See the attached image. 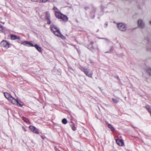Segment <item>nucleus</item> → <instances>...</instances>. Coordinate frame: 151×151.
<instances>
[{"mask_svg": "<svg viewBox=\"0 0 151 151\" xmlns=\"http://www.w3.org/2000/svg\"><path fill=\"white\" fill-rule=\"evenodd\" d=\"M3 30V27L1 25L0 26V31H2Z\"/></svg>", "mask_w": 151, "mask_h": 151, "instance_id": "obj_27", "label": "nucleus"}, {"mask_svg": "<svg viewBox=\"0 0 151 151\" xmlns=\"http://www.w3.org/2000/svg\"><path fill=\"white\" fill-rule=\"evenodd\" d=\"M32 1H34V2H37V1H38V0H30Z\"/></svg>", "mask_w": 151, "mask_h": 151, "instance_id": "obj_30", "label": "nucleus"}, {"mask_svg": "<svg viewBox=\"0 0 151 151\" xmlns=\"http://www.w3.org/2000/svg\"><path fill=\"white\" fill-rule=\"evenodd\" d=\"M4 95L6 98L12 103V101L14 100V98L11 95L7 92H5Z\"/></svg>", "mask_w": 151, "mask_h": 151, "instance_id": "obj_6", "label": "nucleus"}, {"mask_svg": "<svg viewBox=\"0 0 151 151\" xmlns=\"http://www.w3.org/2000/svg\"><path fill=\"white\" fill-rule=\"evenodd\" d=\"M22 119L25 122L27 123H28L29 122V120L25 117H23Z\"/></svg>", "mask_w": 151, "mask_h": 151, "instance_id": "obj_22", "label": "nucleus"}, {"mask_svg": "<svg viewBox=\"0 0 151 151\" xmlns=\"http://www.w3.org/2000/svg\"><path fill=\"white\" fill-rule=\"evenodd\" d=\"M138 27L141 28H143L145 26V24L142 20L139 19L138 21Z\"/></svg>", "mask_w": 151, "mask_h": 151, "instance_id": "obj_9", "label": "nucleus"}, {"mask_svg": "<svg viewBox=\"0 0 151 151\" xmlns=\"http://www.w3.org/2000/svg\"><path fill=\"white\" fill-rule=\"evenodd\" d=\"M88 9V7L86 6V7H85V9L86 10H87V9Z\"/></svg>", "mask_w": 151, "mask_h": 151, "instance_id": "obj_31", "label": "nucleus"}, {"mask_svg": "<svg viewBox=\"0 0 151 151\" xmlns=\"http://www.w3.org/2000/svg\"><path fill=\"white\" fill-rule=\"evenodd\" d=\"M147 72L151 76V69H149L147 70Z\"/></svg>", "mask_w": 151, "mask_h": 151, "instance_id": "obj_24", "label": "nucleus"}, {"mask_svg": "<svg viewBox=\"0 0 151 151\" xmlns=\"http://www.w3.org/2000/svg\"><path fill=\"white\" fill-rule=\"evenodd\" d=\"M50 29L52 32L55 36L59 37L63 39H65V37L60 33V29H58L55 25L51 24L50 25Z\"/></svg>", "mask_w": 151, "mask_h": 151, "instance_id": "obj_1", "label": "nucleus"}, {"mask_svg": "<svg viewBox=\"0 0 151 151\" xmlns=\"http://www.w3.org/2000/svg\"><path fill=\"white\" fill-rule=\"evenodd\" d=\"M147 50H150V49H148H148H147Z\"/></svg>", "mask_w": 151, "mask_h": 151, "instance_id": "obj_36", "label": "nucleus"}, {"mask_svg": "<svg viewBox=\"0 0 151 151\" xmlns=\"http://www.w3.org/2000/svg\"><path fill=\"white\" fill-rule=\"evenodd\" d=\"M46 19L47 21V23L50 24H51V22L50 20V14L49 13L46 12Z\"/></svg>", "mask_w": 151, "mask_h": 151, "instance_id": "obj_8", "label": "nucleus"}, {"mask_svg": "<svg viewBox=\"0 0 151 151\" xmlns=\"http://www.w3.org/2000/svg\"><path fill=\"white\" fill-rule=\"evenodd\" d=\"M29 128L30 130L32 132L34 131V130L36 128L35 127L33 126H29Z\"/></svg>", "mask_w": 151, "mask_h": 151, "instance_id": "obj_18", "label": "nucleus"}, {"mask_svg": "<svg viewBox=\"0 0 151 151\" xmlns=\"http://www.w3.org/2000/svg\"><path fill=\"white\" fill-rule=\"evenodd\" d=\"M62 122L64 124H66L67 123V119L65 118L63 119L62 120Z\"/></svg>", "mask_w": 151, "mask_h": 151, "instance_id": "obj_19", "label": "nucleus"}, {"mask_svg": "<svg viewBox=\"0 0 151 151\" xmlns=\"http://www.w3.org/2000/svg\"><path fill=\"white\" fill-rule=\"evenodd\" d=\"M112 48L111 47V49H112Z\"/></svg>", "mask_w": 151, "mask_h": 151, "instance_id": "obj_37", "label": "nucleus"}, {"mask_svg": "<svg viewBox=\"0 0 151 151\" xmlns=\"http://www.w3.org/2000/svg\"><path fill=\"white\" fill-rule=\"evenodd\" d=\"M108 52H109V53H110V52H106V53H108Z\"/></svg>", "mask_w": 151, "mask_h": 151, "instance_id": "obj_35", "label": "nucleus"}, {"mask_svg": "<svg viewBox=\"0 0 151 151\" xmlns=\"http://www.w3.org/2000/svg\"><path fill=\"white\" fill-rule=\"evenodd\" d=\"M34 47L39 52H41L42 51L41 47L35 44V45H34Z\"/></svg>", "mask_w": 151, "mask_h": 151, "instance_id": "obj_14", "label": "nucleus"}, {"mask_svg": "<svg viewBox=\"0 0 151 151\" xmlns=\"http://www.w3.org/2000/svg\"><path fill=\"white\" fill-rule=\"evenodd\" d=\"M1 46L7 49L9 47V43L5 40L2 41L0 43Z\"/></svg>", "mask_w": 151, "mask_h": 151, "instance_id": "obj_5", "label": "nucleus"}, {"mask_svg": "<svg viewBox=\"0 0 151 151\" xmlns=\"http://www.w3.org/2000/svg\"><path fill=\"white\" fill-rule=\"evenodd\" d=\"M150 24L151 25V20L150 22Z\"/></svg>", "mask_w": 151, "mask_h": 151, "instance_id": "obj_34", "label": "nucleus"}, {"mask_svg": "<svg viewBox=\"0 0 151 151\" xmlns=\"http://www.w3.org/2000/svg\"><path fill=\"white\" fill-rule=\"evenodd\" d=\"M145 108L150 114H151V108L149 105H147Z\"/></svg>", "mask_w": 151, "mask_h": 151, "instance_id": "obj_15", "label": "nucleus"}, {"mask_svg": "<svg viewBox=\"0 0 151 151\" xmlns=\"http://www.w3.org/2000/svg\"><path fill=\"white\" fill-rule=\"evenodd\" d=\"M117 26L119 29L121 31H124L126 30V26L124 23H119L117 24Z\"/></svg>", "mask_w": 151, "mask_h": 151, "instance_id": "obj_4", "label": "nucleus"}, {"mask_svg": "<svg viewBox=\"0 0 151 151\" xmlns=\"http://www.w3.org/2000/svg\"><path fill=\"white\" fill-rule=\"evenodd\" d=\"M53 10L55 12V16H56V12H58L57 11L58 10V9L57 8V7H56L55 6H54V7L53 8Z\"/></svg>", "mask_w": 151, "mask_h": 151, "instance_id": "obj_16", "label": "nucleus"}, {"mask_svg": "<svg viewBox=\"0 0 151 151\" xmlns=\"http://www.w3.org/2000/svg\"><path fill=\"white\" fill-rule=\"evenodd\" d=\"M105 24L106 25V27H107V26L108 25V23L107 22H106L105 23Z\"/></svg>", "mask_w": 151, "mask_h": 151, "instance_id": "obj_33", "label": "nucleus"}, {"mask_svg": "<svg viewBox=\"0 0 151 151\" xmlns=\"http://www.w3.org/2000/svg\"><path fill=\"white\" fill-rule=\"evenodd\" d=\"M79 68L81 71L83 72L88 77L91 78L92 77V72H90L89 70L88 69L84 67L81 66L79 67Z\"/></svg>", "mask_w": 151, "mask_h": 151, "instance_id": "obj_3", "label": "nucleus"}, {"mask_svg": "<svg viewBox=\"0 0 151 151\" xmlns=\"http://www.w3.org/2000/svg\"><path fill=\"white\" fill-rule=\"evenodd\" d=\"M108 128H110L112 131H113L114 130V127L111 124H108Z\"/></svg>", "mask_w": 151, "mask_h": 151, "instance_id": "obj_17", "label": "nucleus"}, {"mask_svg": "<svg viewBox=\"0 0 151 151\" xmlns=\"http://www.w3.org/2000/svg\"><path fill=\"white\" fill-rule=\"evenodd\" d=\"M22 44L28 47H34V45L32 43L27 41H24L22 42Z\"/></svg>", "mask_w": 151, "mask_h": 151, "instance_id": "obj_11", "label": "nucleus"}, {"mask_svg": "<svg viewBox=\"0 0 151 151\" xmlns=\"http://www.w3.org/2000/svg\"><path fill=\"white\" fill-rule=\"evenodd\" d=\"M93 42H91L90 44L88 45V48L91 51H93L95 49H97L99 50L98 47L97 46L96 48L94 47L93 46Z\"/></svg>", "mask_w": 151, "mask_h": 151, "instance_id": "obj_10", "label": "nucleus"}, {"mask_svg": "<svg viewBox=\"0 0 151 151\" xmlns=\"http://www.w3.org/2000/svg\"><path fill=\"white\" fill-rule=\"evenodd\" d=\"M10 37L11 39L12 40H14L16 39H18L19 40H20L21 39V37L20 36H17L15 35L11 34L10 35Z\"/></svg>", "mask_w": 151, "mask_h": 151, "instance_id": "obj_12", "label": "nucleus"}, {"mask_svg": "<svg viewBox=\"0 0 151 151\" xmlns=\"http://www.w3.org/2000/svg\"><path fill=\"white\" fill-rule=\"evenodd\" d=\"M12 103L14 104H17V105L19 106H22L23 104L22 102L20 100H18V99H14V100H12Z\"/></svg>", "mask_w": 151, "mask_h": 151, "instance_id": "obj_7", "label": "nucleus"}, {"mask_svg": "<svg viewBox=\"0 0 151 151\" xmlns=\"http://www.w3.org/2000/svg\"><path fill=\"white\" fill-rule=\"evenodd\" d=\"M68 69H69V70L70 71H71V70H72L73 72H74L75 71V69H73L72 68H70V67Z\"/></svg>", "mask_w": 151, "mask_h": 151, "instance_id": "obj_25", "label": "nucleus"}, {"mask_svg": "<svg viewBox=\"0 0 151 151\" xmlns=\"http://www.w3.org/2000/svg\"><path fill=\"white\" fill-rule=\"evenodd\" d=\"M116 142L117 144L119 146H122L124 145V143L122 140L116 139Z\"/></svg>", "mask_w": 151, "mask_h": 151, "instance_id": "obj_13", "label": "nucleus"}, {"mask_svg": "<svg viewBox=\"0 0 151 151\" xmlns=\"http://www.w3.org/2000/svg\"><path fill=\"white\" fill-rule=\"evenodd\" d=\"M70 124V126H71V127H72L73 126H74V123L72 122H71Z\"/></svg>", "mask_w": 151, "mask_h": 151, "instance_id": "obj_28", "label": "nucleus"}, {"mask_svg": "<svg viewBox=\"0 0 151 151\" xmlns=\"http://www.w3.org/2000/svg\"><path fill=\"white\" fill-rule=\"evenodd\" d=\"M22 129L24 131V132H26L27 131V130H26V129L24 127H22Z\"/></svg>", "mask_w": 151, "mask_h": 151, "instance_id": "obj_29", "label": "nucleus"}, {"mask_svg": "<svg viewBox=\"0 0 151 151\" xmlns=\"http://www.w3.org/2000/svg\"><path fill=\"white\" fill-rule=\"evenodd\" d=\"M33 132L35 133V134H39V132H38V129L36 128L34 130V131Z\"/></svg>", "mask_w": 151, "mask_h": 151, "instance_id": "obj_21", "label": "nucleus"}, {"mask_svg": "<svg viewBox=\"0 0 151 151\" xmlns=\"http://www.w3.org/2000/svg\"><path fill=\"white\" fill-rule=\"evenodd\" d=\"M112 100L115 103H117L118 102V100L114 98H112Z\"/></svg>", "mask_w": 151, "mask_h": 151, "instance_id": "obj_23", "label": "nucleus"}, {"mask_svg": "<svg viewBox=\"0 0 151 151\" xmlns=\"http://www.w3.org/2000/svg\"><path fill=\"white\" fill-rule=\"evenodd\" d=\"M55 150L56 151H60L58 149L56 148H55Z\"/></svg>", "mask_w": 151, "mask_h": 151, "instance_id": "obj_32", "label": "nucleus"}, {"mask_svg": "<svg viewBox=\"0 0 151 151\" xmlns=\"http://www.w3.org/2000/svg\"><path fill=\"white\" fill-rule=\"evenodd\" d=\"M73 131H75L76 130V128L74 127V126H73L72 127H71Z\"/></svg>", "mask_w": 151, "mask_h": 151, "instance_id": "obj_26", "label": "nucleus"}, {"mask_svg": "<svg viewBox=\"0 0 151 151\" xmlns=\"http://www.w3.org/2000/svg\"><path fill=\"white\" fill-rule=\"evenodd\" d=\"M56 17L58 19H61L64 22L67 21L68 20V18L66 16L60 12L56 13Z\"/></svg>", "mask_w": 151, "mask_h": 151, "instance_id": "obj_2", "label": "nucleus"}, {"mask_svg": "<svg viewBox=\"0 0 151 151\" xmlns=\"http://www.w3.org/2000/svg\"><path fill=\"white\" fill-rule=\"evenodd\" d=\"M47 1V0H38L37 1L38 2L45 3Z\"/></svg>", "mask_w": 151, "mask_h": 151, "instance_id": "obj_20", "label": "nucleus"}]
</instances>
